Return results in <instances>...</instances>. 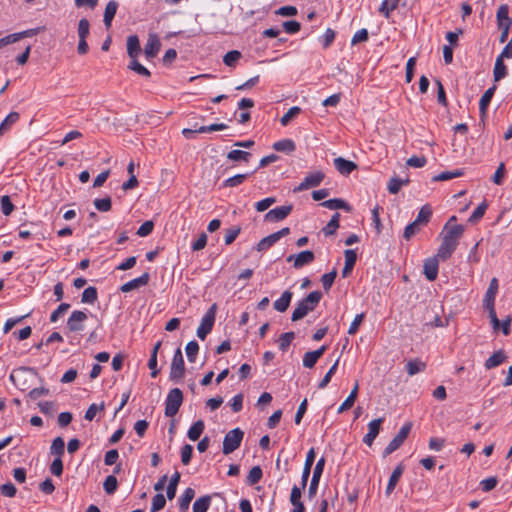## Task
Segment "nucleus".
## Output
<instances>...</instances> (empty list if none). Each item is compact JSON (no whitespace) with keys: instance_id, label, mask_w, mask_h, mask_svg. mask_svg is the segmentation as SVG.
<instances>
[{"instance_id":"obj_9","label":"nucleus","mask_w":512,"mask_h":512,"mask_svg":"<svg viewBox=\"0 0 512 512\" xmlns=\"http://www.w3.org/2000/svg\"><path fill=\"white\" fill-rule=\"evenodd\" d=\"M324 466H325V458L321 457L317 461V463L315 465V468H314V471H313V475H312V479H311V482H310V485H309L308 497L310 499H312L316 495V493H317L319 481H320L321 475L323 473Z\"/></svg>"},{"instance_id":"obj_15","label":"nucleus","mask_w":512,"mask_h":512,"mask_svg":"<svg viewBox=\"0 0 512 512\" xmlns=\"http://www.w3.org/2000/svg\"><path fill=\"white\" fill-rule=\"evenodd\" d=\"M149 280H150L149 273L144 272L141 276H139V277H137L135 279H132V280L126 282L125 284H123L120 287V290L123 293L130 292V291H132L134 289H137L139 287L146 286L148 284Z\"/></svg>"},{"instance_id":"obj_53","label":"nucleus","mask_w":512,"mask_h":512,"mask_svg":"<svg viewBox=\"0 0 512 512\" xmlns=\"http://www.w3.org/2000/svg\"><path fill=\"white\" fill-rule=\"evenodd\" d=\"M487 207H488V205H487L486 202L480 203L476 207V209L473 211V213L470 215L468 221L470 223L478 222L483 217V215L485 214V211H486Z\"/></svg>"},{"instance_id":"obj_18","label":"nucleus","mask_w":512,"mask_h":512,"mask_svg":"<svg viewBox=\"0 0 512 512\" xmlns=\"http://www.w3.org/2000/svg\"><path fill=\"white\" fill-rule=\"evenodd\" d=\"M314 460H315V451H314V448H311L306 455V460H305V464H304V468H303V472H302V476H301V487L302 488H305L307 485V481L310 476L311 467L314 463Z\"/></svg>"},{"instance_id":"obj_64","label":"nucleus","mask_w":512,"mask_h":512,"mask_svg":"<svg viewBox=\"0 0 512 512\" xmlns=\"http://www.w3.org/2000/svg\"><path fill=\"white\" fill-rule=\"evenodd\" d=\"M420 225L413 221L412 223L408 224L403 233V237L406 240H410L414 235H416L420 231Z\"/></svg>"},{"instance_id":"obj_11","label":"nucleus","mask_w":512,"mask_h":512,"mask_svg":"<svg viewBox=\"0 0 512 512\" xmlns=\"http://www.w3.org/2000/svg\"><path fill=\"white\" fill-rule=\"evenodd\" d=\"M442 242L451 244L455 249L459 243V239L462 237L464 232V226L456 224L445 230Z\"/></svg>"},{"instance_id":"obj_19","label":"nucleus","mask_w":512,"mask_h":512,"mask_svg":"<svg viewBox=\"0 0 512 512\" xmlns=\"http://www.w3.org/2000/svg\"><path fill=\"white\" fill-rule=\"evenodd\" d=\"M333 162L337 171L342 175H349L357 168L356 163L346 160L342 157L335 158Z\"/></svg>"},{"instance_id":"obj_41","label":"nucleus","mask_w":512,"mask_h":512,"mask_svg":"<svg viewBox=\"0 0 512 512\" xmlns=\"http://www.w3.org/2000/svg\"><path fill=\"white\" fill-rule=\"evenodd\" d=\"M65 442L62 437H56L50 446V453L55 455L56 458H61L64 455Z\"/></svg>"},{"instance_id":"obj_62","label":"nucleus","mask_w":512,"mask_h":512,"mask_svg":"<svg viewBox=\"0 0 512 512\" xmlns=\"http://www.w3.org/2000/svg\"><path fill=\"white\" fill-rule=\"evenodd\" d=\"M90 33V23L87 19L83 18L78 23V37L79 39H86Z\"/></svg>"},{"instance_id":"obj_48","label":"nucleus","mask_w":512,"mask_h":512,"mask_svg":"<svg viewBox=\"0 0 512 512\" xmlns=\"http://www.w3.org/2000/svg\"><path fill=\"white\" fill-rule=\"evenodd\" d=\"M242 57L241 52L238 50H231L223 57V62L228 67H234Z\"/></svg>"},{"instance_id":"obj_16","label":"nucleus","mask_w":512,"mask_h":512,"mask_svg":"<svg viewBox=\"0 0 512 512\" xmlns=\"http://www.w3.org/2000/svg\"><path fill=\"white\" fill-rule=\"evenodd\" d=\"M439 259L435 256L424 261L423 272L429 281H434L438 276Z\"/></svg>"},{"instance_id":"obj_20","label":"nucleus","mask_w":512,"mask_h":512,"mask_svg":"<svg viewBox=\"0 0 512 512\" xmlns=\"http://www.w3.org/2000/svg\"><path fill=\"white\" fill-rule=\"evenodd\" d=\"M344 256H345V265L342 269V276L344 278H346L351 274V272L355 266V263L357 260V254H356L355 250L347 249L344 251Z\"/></svg>"},{"instance_id":"obj_50","label":"nucleus","mask_w":512,"mask_h":512,"mask_svg":"<svg viewBox=\"0 0 512 512\" xmlns=\"http://www.w3.org/2000/svg\"><path fill=\"white\" fill-rule=\"evenodd\" d=\"M277 241L276 237L274 236V234H270L264 238H262L257 246H256V249L257 251H265L267 249H269L271 246H273Z\"/></svg>"},{"instance_id":"obj_60","label":"nucleus","mask_w":512,"mask_h":512,"mask_svg":"<svg viewBox=\"0 0 512 512\" xmlns=\"http://www.w3.org/2000/svg\"><path fill=\"white\" fill-rule=\"evenodd\" d=\"M301 112L298 106H293L281 117L280 122L283 126H286L294 117Z\"/></svg>"},{"instance_id":"obj_32","label":"nucleus","mask_w":512,"mask_h":512,"mask_svg":"<svg viewBox=\"0 0 512 512\" xmlns=\"http://www.w3.org/2000/svg\"><path fill=\"white\" fill-rule=\"evenodd\" d=\"M425 368L426 363L418 358L409 360L406 364V370L410 376L423 372Z\"/></svg>"},{"instance_id":"obj_12","label":"nucleus","mask_w":512,"mask_h":512,"mask_svg":"<svg viewBox=\"0 0 512 512\" xmlns=\"http://www.w3.org/2000/svg\"><path fill=\"white\" fill-rule=\"evenodd\" d=\"M315 260V255L310 250L301 251L297 255H290L287 257V262L293 261V267L300 269L305 265L312 263Z\"/></svg>"},{"instance_id":"obj_59","label":"nucleus","mask_w":512,"mask_h":512,"mask_svg":"<svg viewBox=\"0 0 512 512\" xmlns=\"http://www.w3.org/2000/svg\"><path fill=\"white\" fill-rule=\"evenodd\" d=\"M319 357L318 352L309 351L306 352L303 356V366L305 368H313L317 363Z\"/></svg>"},{"instance_id":"obj_28","label":"nucleus","mask_w":512,"mask_h":512,"mask_svg":"<svg viewBox=\"0 0 512 512\" xmlns=\"http://www.w3.org/2000/svg\"><path fill=\"white\" fill-rule=\"evenodd\" d=\"M497 25L498 26H508L512 25V19L509 17V7L507 4H502L499 6L496 13Z\"/></svg>"},{"instance_id":"obj_40","label":"nucleus","mask_w":512,"mask_h":512,"mask_svg":"<svg viewBox=\"0 0 512 512\" xmlns=\"http://www.w3.org/2000/svg\"><path fill=\"white\" fill-rule=\"evenodd\" d=\"M340 213L336 212L330 221L323 227L322 232L325 236H331L335 234L336 230L339 227Z\"/></svg>"},{"instance_id":"obj_45","label":"nucleus","mask_w":512,"mask_h":512,"mask_svg":"<svg viewBox=\"0 0 512 512\" xmlns=\"http://www.w3.org/2000/svg\"><path fill=\"white\" fill-rule=\"evenodd\" d=\"M295 338V333L294 332H285L283 334L280 335L279 339H278V347L281 351L285 352L291 342L294 340Z\"/></svg>"},{"instance_id":"obj_4","label":"nucleus","mask_w":512,"mask_h":512,"mask_svg":"<svg viewBox=\"0 0 512 512\" xmlns=\"http://www.w3.org/2000/svg\"><path fill=\"white\" fill-rule=\"evenodd\" d=\"M243 436L244 432L240 428L230 430L223 440V454L228 455L234 452L241 445Z\"/></svg>"},{"instance_id":"obj_58","label":"nucleus","mask_w":512,"mask_h":512,"mask_svg":"<svg viewBox=\"0 0 512 512\" xmlns=\"http://www.w3.org/2000/svg\"><path fill=\"white\" fill-rule=\"evenodd\" d=\"M185 350L189 362H195L196 355L199 351L198 343L195 340L188 342Z\"/></svg>"},{"instance_id":"obj_52","label":"nucleus","mask_w":512,"mask_h":512,"mask_svg":"<svg viewBox=\"0 0 512 512\" xmlns=\"http://www.w3.org/2000/svg\"><path fill=\"white\" fill-rule=\"evenodd\" d=\"M262 475V469L259 466H254L247 476V484L251 486L257 484L261 480Z\"/></svg>"},{"instance_id":"obj_33","label":"nucleus","mask_w":512,"mask_h":512,"mask_svg":"<svg viewBox=\"0 0 512 512\" xmlns=\"http://www.w3.org/2000/svg\"><path fill=\"white\" fill-rule=\"evenodd\" d=\"M495 91H496V85H493L492 87L488 88L484 92L482 97L480 98L479 110H480L481 114H485L486 113L487 107L489 106L490 101H491Z\"/></svg>"},{"instance_id":"obj_61","label":"nucleus","mask_w":512,"mask_h":512,"mask_svg":"<svg viewBox=\"0 0 512 512\" xmlns=\"http://www.w3.org/2000/svg\"><path fill=\"white\" fill-rule=\"evenodd\" d=\"M240 232H241L240 226H233V227L227 229L225 238H224L225 244L226 245L232 244L235 241V239L237 238V236L240 234Z\"/></svg>"},{"instance_id":"obj_38","label":"nucleus","mask_w":512,"mask_h":512,"mask_svg":"<svg viewBox=\"0 0 512 512\" xmlns=\"http://www.w3.org/2000/svg\"><path fill=\"white\" fill-rule=\"evenodd\" d=\"M204 422L202 420L196 421L188 430L187 436L191 441H196L200 438L204 431Z\"/></svg>"},{"instance_id":"obj_36","label":"nucleus","mask_w":512,"mask_h":512,"mask_svg":"<svg viewBox=\"0 0 512 512\" xmlns=\"http://www.w3.org/2000/svg\"><path fill=\"white\" fill-rule=\"evenodd\" d=\"M431 216H432L431 207L429 205H424L419 210L418 215L414 221L416 223H418L420 226H424L429 223Z\"/></svg>"},{"instance_id":"obj_31","label":"nucleus","mask_w":512,"mask_h":512,"mask_svg":"<svg viewBox=\"0 0 512 512\" xmlns=\"http://www.w3.org/2000/svg\"><path fill=\"white\" fill-rule=\"evenodd\" d=\"M358 390H359V384H358V382H356L355 386L353 387V389L350 392L349 396L344 400V402L338 408V413H342L345 410L350 409L354 405L355 400H356L357 395H358Z\"/></svg>"},{"instance_id":"obj_22","label":"nucleus","mask_w":512,"mask_h":512,"mask_svg":"<svg viewBox=\"0 0 512 512\" xmlns=\"http://www.w3.org/2000/svg\"><path fill=\"white\" fill-rule=\"evenodd\" d=\"M507 355L503 350H498L494 352L484 363V366L487 370H491L495 367H498L502 363L506 362Z\"/></svg>"},{"instance_id":"obj_29","label":"nucleus","mask_w":512,"mask_h":512,"mask_svg":"<svg viewBox=\"0 0 512 512\" xmlns=\"http://www.w3.org/2000/svg\"><path fill=\"white\" fill-rule=\"evenodd\" d=\"M507 73L508 70L507 66L504 63V60L501 59V57H497L493 69L494 82H499L502 79H504L507 76Z\"/></svg>"},{"instance_id":"obj_43","label":"nucleus","mask_w":512,"mask_h":512,"mask_svg":"<svg viewBox=\"0 0 512 512\" xmlns=\"http://www.w3.org/2000/svg\"><path fill=\"white\" fill-rule=\"evenodd\" d=\"M180 481V473L176 471L169 481V484L166 489V495L169 500H172L176 495L177 485Z\"/></svg>"},{"instance_id":"obj_7","label":"nucleus","mask_w":512,"mask_h":512,"mask_svg":"<svg viewBox=\"0 0 512 512\" xmlns=\"http://www.w3.org/2000/svg\"><path fill=\"white\" fill-rule=\"evenodd\" d=\"M412 428V423L408 422L404 424L397 435L389 442L383 451V456L386 457L396 451L407 439Z\"/></svg>"},{"instance_id":"obj_44","label":"nucleus","mask_w":512,"mask_h":512,"mask_svg":"<svg viewBox=\"0 0 512 512\" xmlns=\"http://www.w3.org/2000/svg\"><path fill=\"white\" fill-rule=\"evenodd\" d=\"M211 504V497L209 495H205L199 497L193 503V512H207Z\"/></svg>"},{"instance_id":"obj_26","label":"nucleus","mask_w":512,"mask_h":512,"mask_svg":"<svg viewBox=\"0 0 512 512\" xmlns=\"http://www.w3.org/2000/svg\"><path fill=\"white\" fill-rule=\"evenodd\" d=\"M292 297H293V293L291 291H289V290L284 291L282 293L281 297L279 299H277L276 301H274V303H273L274 309L281 313L285 312L290 305Z\"/></svg>"},{"instance_id":"obj_1","label":"nucleus","mask_w":512,"mask_h":512,"mask_svg":"<svg viewBox=\"0 0 512 512\" xmlns=\"http://www.w3.org/2000/svg\"><path fill=\"white\" fill-rule=\"evenodd\" d=\"M322 298L320 291H312L305 298L300 300L292 312L291 320L298 321L303 319L309 312L313 311Z\"/></svg>"},{"instance_id":"obj_55","label":"nucleus","mask_w":512,"mask_h":512,"mask_svg":"<svg viewBox=\"0 0 512 512\" xmlns=\"http://www.w3.org/2000/svg\"><path fill=\"white\" fill-rule=\"evenodd\" d=\"M336 276H337V271H336V269H333L331 272L326 273L321 277L322 286L325 291L330 290V288L332 287V285L335 281Z\"/></svg>"},{"instance_id":"obj_34","label":"nucleus","mask_w":512,"mask_h":512,"mask_svg":"<svg viewBox=\"0 0 512 512\" xmlns=\"http://www.w3.org/2000/svg\"><path fill=\"white\" fill-rule=\"evenodd\" d=\"M321 205L331 210L344 209L348 212L351 211L350 205L340 198L326 200Z\"/></svg>"},{"instance_id":"obj_46","label":"nucleus","mask_w":512,"mask_h":512,"mask_svg":"<svg viewBox=\"0 0 512 512\" xmlns=\"http://www.w3.org/2000/svg\"><path fill=\"white\" fill-rule=\"evenodd\" d=\"M408 183H409L408 179L402 180L398 177H392L388 182L387 189H388L389 193L397 194L400 191L401 187Z\"/></svg>"},{"instance_id":"obj_42","label":"nucleus","mask_w":512,"mask_h":512,"mask_svg":"<svg viewBox=\"0 0 512 512\" xmlns=\"http://www.w3.org/2000/svg\"><path fill=\"white\" fill-rule=\"evenodd\" d=\"M19 118L20 115L18 112H10L0 125V135L9 130L10 127L19 120Z\"/></svg>"},{"instance_id":"obj_37","label":"nucleus","mask_w":512,"mask_h":512,"mask_svg":"<svg viewBox=\"0 0 512 512\" xmlns=\"http://www.w3.org/2000/svg\"><path fill=\"white\" fill-rule=\"evenodd\" d=\"M251 153L250 152H247V151H243V150H231L230 152L227 153V159L228 160H231V161H243V162H246L248 163L250 161V158H251Z\"/></svg>"},{"instance_id":"obj_2","label":"nucleus","mask_w":512,"mask_h":512,"mask_svg":"<svg viewBox=\"0 0 512 512\" xmlns=\"http://www.w3.org/2000/svg\"><path fill=\"white\" fill-rule=\"evenodd\" d=\"M38 373L31 367H20L10 374V380L21 391H26L30 387L29 376L35 377Z\"/></svg>"},{"instance_id":"obj_51","label":"nucleus","mask_w":512,"mask_h":512,"mask_svg":"<svg viewBox=\"0 0 512 512\" xmlns=\"http://www.w3.org/2000/svg\"><path fill=\"white\" fill-rule=\"evenodd\" d=\"M463 174L464 173L462 170H455L453 172L445 171V172H442V173H439V174L433 176L432 180L435 182L436 181H447V180H450L453 178L461 177Z\"/></svg>"},{"instance_id":"obj_8","label":"nucleus","mask_w":512,"mask_h":512,"mask_svg":"<svg viewBox=\"0 0 512 512\" xmlns=\"http://www.w3.org/2000/svg\"><path fill=\"white\" fill-rule=\"evenodd\" d=\"M325 178V174L322 171H315L309 173L304 180L294 188V192H301L309 188L319 186Z\"/></svg>"},{"instance_id":"obj_13","label":"nucleus","mask_w":512,"mask_h":512,"mask_svg":"<svg viewBox=\"0 0 512 512\" xmlns=\"http://www.w3.org/2000/svg\"><path fill=\"white\" fill-rule=\"evenodd\" d=\"M161 49V42L159 37L155 33L148 35L147 42L144 47V54L148 60L155 58Z\"/></svg>"},{"instance_id":"obj_30","label":"nucleus","mask_w":512,"mask_h":512,"mask_svg":"<svg viewBox=\"0 0 512 512\" xmlns=\"http://www.w3.org/2000/svg\"><path fill=\"white\" fill-rule=\"evenodd\" d=\"M195 496V491L193 488L188 487L185 489L184 493L180 496L178 503L179 509L181 512H187L189 509L190 502Z\"/></svg>"},{"instance_id":"obj_63","label":"nucleus","mask_w":512,"mask_h":512,"mask_svg":"<svg viewBox=\"0 0 512 512\" xmlns=\"http://www.w3.org/2000/svg\"><path fill=\"white\" fill-rule=\"evenodd\" d=\"M166 499L163 494H156L152 499L151 512H157L164 508Z\"/></svg>"},{"instance_id":"obj_5","label":"nucleus","mask_w":512,"mask_h":512,"mask_svg":"<svg viewBox=\"0 0 512 512\" xmlns=\"http://www.w3.org/2000/svg\"><path fill=\"white\" fill-rule=\"evenodd\" d=\"M185 374V363L180 348H177L171 362L169 378L173 382L182 380Z\"/></svg>"},{"instance_id":"obj_24","label":"nucleus","mask_w":512,"mask_h":512,"mask_svg":"<svg viewBox=\"0 0 512 512\" xmlns=\"http://www.w3.org/2000/svg\"><path fill=\"white\" fill-rule=\"evenodd\" d=\"M403 472H404V466L402 464H399L395 467V469L393 470V472L389 478V481H388V484H387V487L385 490V493L387 496L393 492V490L395 489Z\"/></svg>"},{"instance_id":"obj_56","label":"nucleus","mask_w":512,"mask_h":512,"mask_svg":"<svg viewBox=\"0 0 512 512\" xmlns=\"http://www.w3.org/2000/svg\"><path fill=\"white\" fill-rule=\"evenodd\" d=\"M301 488L298 486H293L290 494V502L294 506V508H298L300 506H304L301 501Z\"/></svg>"},{"instance_id":"obj_3","label":"nucleus","mask_w":512,"mask_h":512,"mask_svg":"<svg viewBox=\"0 0 512 512\" xmlns=\"http://www.w3.org/2000/svg\"><path fill=\"white\" fill-rule=\"evenodd\" d=\"M183 402V393L179 388L171 389L165 399V416H175Z\"/></svg>"},{"instance_id":"obj_35","label":"nucleus","mask_w":512,"mask_h":512,"mask_svg":"<svg viewBox=\"0 0 512 512\" xmlns=\"http://www.w3.org/2000/svg\"><path fill=\"white\" fill-rule=\"evenodd\" d=\"M273 149L278 152L292 153L296 149V145L291 139H283L273 144Z\"/></svg>"},{"instance_id":"obj_39","label":"nucleus","mask_w":512,"mask_h":512,"mask_svg":"<svg viewBox=\"0 0 512 512\" xmlns=\"http://www.w3.org/2000/svg\"><path fill=\"white\" fill-rule=\"evenodd\" d=\"M455 250L456 249L451 244L441 242L435 257L437 259L445 261V260H447V259H449L451 257V255L453 254V252Z\"/></svg>"},{"instance_id":"obj_49","label":"nucleus","mask_w":512,"mask_h":512,"mask_svg":"<svg viewBox=\"0 0 512 512\" xmlns=\"http://www.w3.org/2000/svg\"><path fill=\"white\" fill-rule=\"evenodd\" d=\"M128 68L143 77L148 78L151 76L150 71L142 64H140L137 59H132L128 65Z\"/></svg>"},{"instance_id":"obj_57","label":"nucleus","mask_w":512,"mask_h":512,"mask_svg":"<svg viewBox=\"0 0 512 512\" xmlns=\"http://www.w3.org/2000/svg\"><path fill=\"white\" fill-rule=\"evenodd\" d=\"M338 363H339V359H337L335 361V363L330 367V369L325 374L323 379L319 382V384H318V388L319 389H324L329 384V382L331 381L332 376L335 374V372L337 370Z\"/></svg>"},{"instance_id":"obj_14","label":"nucleus","mask_w":512,"mask_h":512,"mask_svg":"<svg viewBox=\"0 0 512 512\" xmlns=\"http://www.w3.org/2000/svg\"><path fill=\"white\" fill-rule=\"evenodd\" d=\"M293 210V205H284L271 209L265 215V220L268 222H278L284 220Z\"/></svg>"},{"instance_id":"obj_21","label":"nucleus","mask_w":512,"mask_h":512,"mask_svg":"<svg viewBox=\"0 0 512 512\" xmlns=\"http://www.w3.org/2000/svg\"><path fill=\"white\" fill-rule=\"evenodd\" d=\"M498 288H499L498 280H497V278L494 277L491 279L488 289L486 290L484 300H483L484 307L492 306L495 304V298H496V295L498 292Z\"/></svg>"},{"instance_id":"obj_47","label":"nucleus","mask_w":512,"mask_h":512,"mask_svg":"<svg viewBox=\"0 0 512 512\" xmlns=\"http://www.w3.org/2000/svg\"><path fill=\"white\" fill-rule=\"evenodd\" d=\"M98 298L97 289L94 286L87 287L81 297L83 303L93 304Z\"/></svg>"},{"instance_id":"obj_25","label":"nucleus","mask_w":512,"mask_h":512,"mask_svg":"<svg viewBox=\"0 0 512 512\" xmlns=\"http://www.w3.org/2000/svg\"><path fill=\"white\" fill-rule=\"evenodd\" d=\"M254 172L255 171L247 172V173H243V174H236L232 177H229L222 183V187H224V188L238 187V186L242 185L247 180L248 177L253 175Z\"/></svg>"},{"instance_id":"obj_6","label":"nucleus","mask_w":512,"mask_h":512,"mask_svg":"<svg viewBox=\"0 0 512 512\" xmlns=\"http://www.w3.org/2000/svg\"><path fill=\"white\" fill-rule=\"evenodd\" d=\"M217 305L214 303L203 316L201 323L197 329V336L204 340L211 332L216 316Z\"/></svg>"},{"instance_id":"obj_23","label":"nucleus","mask_w":512,"mask_h":512,"mask_svg":"<svg viewBox=\"0 0 512 512\" xmlns=\"http://www.w3.org/2000/svg\"><path fill=\"white\" fill-rule=\"evenodd\" d=\"M141 53L140 41L137 35H130L127 38V54L132 59H137Z\"/></svg>"},{"instance_id":"obj_17","label":"nucleus","mask_w":512,"mask_h":512,"mask_svg":"<svg viewBox=\"0 0 512 512\" xmlns=\"http://www.w3.org/2000/svg\"><path fill=\"white\" fill-rule=\"evenodd\" d=\"M383 422V418L374 419L369 422L368 424V432L363 438V442L371 446L375 440V438L378 436L381 424Z\"/></svg>"},{"instance_id":"obj_10","label":"nucleus","mask_w":512,"mask_h":512,"mask_svg":"<svg viewBox=\"0 0 512 512\" xmlns=\"http://www.w3.org/2000/svg\"><path fill=\"white\" fill-rule=\"evenodd\" d=\"M87 319V314L80 310H75L71 313L67 320V328L71 332H78L84 329V322Z\"/></svg>"},{"instance_id":"obj_27","label":"nucleus","mask_w":512,"mask_h":512,"mask_svg":"<svg viewBox=\"0 0 512 512\" xmlns=\"http://www.w3.org/2000/svg\"><path fill=\"white\" fill-rule=\"evenodd\" d=\"M118 9V3L115 0H111L107 3L104 12L103 22L107 29L111 27L112 20Z\"/></svg>"},{"instance_id":"obj_54","label":"nucleus","mask_w":512,"mask_h":512,"mask_svg":"<svg viewBox=\"0 0 512 512\" xmlns=\"http://www.w3.org/2000/svg\"><path fill=\"white\" fill-rule=\"evenodd\" d=\"M117 486L118 481L114 475L107 476L103 483L104 491L109 495L113 494L117 490Z\"/></svg>"}]
</instances>
